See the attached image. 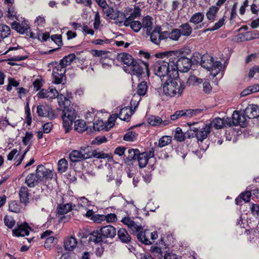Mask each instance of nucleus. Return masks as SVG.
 <instances>
[{
	"label": "nucleus",
	"mask_w": 259,
	"mask_h": 259,
	"mask_svg": "<svg viewBox=\"0 0 259 259\" xmlns=\"http://www.w3.org/2000/svg\"><path fill=\"white\" fill-rule=\"evenodd\" d=\"M175 59L170 58V55L157 60L153 66L154 74L160 78L164 77H175V69L176 68L174 63Z\"/></svg>",
	"instance_id": "f257e3e1"
},
{
	"label": "nucleus",
	"mask_w": 259,
	"mask_h": 259,
	"mask_svg": "<svg viewBox=\"0 0 259 259\" xmlns=\"http://www.w3.org/2000/svg\"><path fill=\"white\" fill-rule=\"evenodd\" d=\"M58 102L63 109L62 113L63 126L66 131L71 128L73 122L76 117V113L73 105H70V101L63 95L61 94L58 99Z\"/></svg>",
	"instance_id": "f03ea898"
},
{
	"label": "nucleus",
	"mask_w": 259,
	"mask_h": 259,
	"mask_svg": "<svg viewBox=\"0 0 259 259\" xmlns=\"http://www.w3.org/2000/svg\"><path fill=\"white\" fill-rule=\"evenodd\" d=\"M185 87V83L182 81L167 79L163 84V93L167 97H178L181 96Z\"/></svg>",
	"instance_id": "7ed1b4c3"
},
{
	"label": "nucleus",
	"mask_w": 259,
	"mask_h": 259,
	"mask_svg": "<svg viewBox=\"0 0 259 259\" xmlns=\"http://www.w3.org/2000/svg\"><path fill=\"white\" fill-rule=\"evenodd\" d=\"M188 125L190 126V131H192V136H195L198 141L202 142L206 139L208 134L210 132L211 130V124H204L202 126H195L198 124V122H188Z\"/></svg>",
	"instance_id": "20e7f679"
},
{
	"label": "nucleus",
	"mask_w": 259,
	"mask_h": 259,
	"mask_svg": "<svg viewBox=\"0 0 259 259\" xmlns=\"http://www.w3.org/2000/svg\"><path fill=\"white\" fill-rule=\"evenodd\" d=\"M170 58L175 59V74L178 75V71L181 72H187L191 67L192 63L191 60L187 57L179 58L176 53L172 52L170 53Z\"/></svg>",
	"instance_id": "39448f33"
},
{
	"label": "nucleus",
	"mask_w": 259,
	"mask_h": 259,
	"mask_svg": "<svg viewBox=\"0 0 259 259\" xmlns=\"http://www.w3.org/2000/svg\"><path fill=\"white\" fill-rule=\"evenodd\" d=\"M146 67L144 64L135 60L128 67H124L125 72L130 73L132 75L137 77L141 76L143 73Z\"/></svg>",
	"instance_id": "423d86ee"
},
{
	"label": "nucleus",
	"mask_w": 259,
	"mask_h": 259,
	"mask_svg": "<svg viewBox=\"0 0 259 259\" xmlns=\"http://www.w3.org/2000/svg\"><path fill=\"white\" fill-rule=\"evenodd\" d=\"M62 93H59V92L53 87H50L48 90L41 89L37 94L38 98H46L48 100H53L60 97Z\"/></svg>",
	"instance_id": "0eeeda50"
},
{
	"label": "nucleus",
	"mask_w": 259,
	"mask_h": 259,
	"mask_svg": "<svg viewBox=\"0 0 259 259\" xmlns=\"http://www.w3.org/2000/svg\"><path fill=\"white\" fill-rule=\"evenodd\" d=\"M36 175L40 182H44L52 179L53 176V171L47 168L42 165H39L36 170Z\"/></svg>",
	"instance_id": "6e6552de"
},
{
	"label": "nucleus",
	"mask_w": 259,
	"mask_h": 259,
	"mask_svg": "<svg viewBox=\"0 0 259 259\" xmlns=\"http://www.w3.org/2000/svg\"><path fill=\"white\" fill-rule=\"evenodd\" d=\"M201 112V110L200 109H189L177 111L175 114L170 115V119L171 120H175L182 116L191 117L200 113Z\"/></svg>",
	"instance_id": "1a4fd4ad"
},
{
	"label": "nucleus",
	"mask_w": 259,
	"mask_h": 259,
	"mask_svg": "<svg viewBox=\"0 0 259 259\" xmlns=\"http://www.w3.org/2000/svg\"><path fill=\"white\" fill-rule=\"evenodd\" d=\"M240 125L245 127L247 125V121L245 115H242L238 111H234L232 117L231 125Z\"/></svg>",
	"instance_id": "9d476101"
},
{
	"label": "nucleus",
	"mask_w": 259,
	"mask_h": 259,
	"mask_svg": "<svg viewBox=\"0 0 259 259\" xmlns=\"http://www.w3.org/2000/svg\"><path fill=\"white\" fill-rule=\"evenodd\" d=\"M121 222L127 226L129 231L133 234L139 232L142 229V226L138 225L128 217L122 218Z\"/></svg>",
	"instance_id": "9b49d317"
},
{
	"label": "nucleus",
	"mask_w": 259,
	"mask_h": 259,
	"mask_svg": "<svg viewBox=\"0 0 259 259\" xmlns=\"http://www.w3.org/2000/svg\"><path fill=\"white\" fill-rule=\"evenodd\" d=\"M66 72V69L58 65L53 70V76L54 79V83L60 84L62 82V79Z\"/></svg>",
	"instance_id": "f8f14e48"
},
{
	"label": "nucleus",
	"mask_w": 259,
	"mask_h": 259,
	"mask_svg": "<svg viewBox=\"0 0 259 259\" xmlns=\"http://www.w3.org/2000/svg\"><path fill=\"white\" fill-rule=\"evenodd\" d=\"M211 124V127L213 126L216 129H221L225 126H230L231 125V119L230 118H221L217 117L214 118Z\"/></svg>",
	"instance_id": "ddd939ff"
},
{
	"label": "nucleus",
	"mask_w": 259,
	"mask_h": 259,
	"mask_svg": "<svg viewBox=\"0 0 259 259\" xmlns=\"http://www.w3.org/2000/svg\"><path fill=\"white\" fill-rule=\"evenodd\" d=\"M77 240L72 236H68L64 240L63 247L65 250L72 251L77 247Z\"/></svg>",
	"instance_id": "4468645a"
},
{
	"label": "nucleus",
	"mask_w": 259,
	"mask_h": 259,
	"mask_svg": "<svg viewBox=\"0 0 259 259\" xmlns=\"http://www.w3.org/2000/svg\"><path fill=\"white\" fill-rule=\"evenodd\" d=\"M244 114L249 119L259 117V107L256 105H249L244 111Z\"/></svg>",
	"instance_id": "2eb2a0df"
},
{
	"label": "nucleus",
	"mask_w": 259,
	"mask_h": 259,
	"mask_svg": "<svg viewBox=\"0 0 259 259\" xmlns=\"http://www.w3.org/2000/svg\"><path fill=\"white\" fill-rule=\"evenodd\" d=\"M53 233L52 231L47 230L41 235V238L46 239L44 245L46 248H49L54 245L56 238L51 236Z\"/></svg>",
	"instance_id": "dca6fc26"
},
{
	"label": "nucleus",
	"mask_w": 259,
	"mask_h": 259,
	"mask_svg": "<svg viewBox=\"0 0 259 259\" xmlns=\"http://www.w3.org/2000/svg\"><path fill=\"white\" fill-rule=\"evenodd\" d=\"M161 28L160 27H156L150 34V39L151 41L158 45L160 41L165 40V38H163L162 35L163 32H160Z\"/></svg>",
	"instance_id": "f3484780"
},
{
	"label": "nucleus",
	"mask_w": 259,
	"mask_h": 259,
	"mask_svg": "<svg viewBox=\"0 0 259 259\" xmlns=\"http://www.w3.org/2000/svg\"><path fill=\"white\" fill-rule=\"evenodd\" d=\"M12 28L20 34H24L30 28L27 21H24L21 24L14 21L12 23Z\"/></svg>",
	"instance_id": "a211bd4d"
},
{
	"label": "nucleus",
	"mask_w": 259,
	"mask_h": 259,
	"mask_svg": "<svg viewBox=\"0 0 259 259\" xmlns=\"http://www.w3.org/2000/svg\"><path fill=\"white\" fill-rule=\"evenodd\" d=\"M100 232L104 238H113L116 234V229L112 226L108 225L100 229Z\"/></svg>",
	"instance_id": "6ab92c4d"
},
{
	"label": "nucleus",
	"mask_w": 259,
	"mask_h": 259,
	"mask_svg": "<svg viewBox=\"0 0 259 259\" xmlns=\"http://www.w3.org/2000/svg\"><path fill=\"white\" fill-rule=\"evenodd\" d=\"M142 229L137 233L138 239L142 243L146 245H149L152 244V242L149 239L150 231L148 230L142 231Z\"/></svg>",
	"instance_id": "aec40b11"
},
{
	"label": "nucleus",
	"mask_w": 259,
	"mask_h": 259,
	"mask_svg": "<svg viewBox=\"0 0 259 259\" xmlns=\"http://www.w3.org/2000/svg\"><path fill=\"white\" fill-rule=\"evenodd\" d=\"M29 229L27 224L20 225L13 230V233L17 237L27 236L29 234Z\"/></svg>",
	"instance_id": "412c9836"
},
{
	"label": "nucleus",
	"mask_w": 259,
	"mask_h": 259,
	"mask_svg": "<svg viewBox=\"0 0 259 259\" xmlns=\"http://www.w3.org/2000/svg\"><path fill=\"white\" fill-rule=\"evenodd\" d=\"M181 35L180 31L178 29L176 28L173 29L170 32L167 31H163L162 37L165 38V39L169 38L170 39L177 41L180 38Z\"/></svg>",
	"instance_id": "4be33fe9"
},
{
	"label": "nucleus",
	"mask_w": 259,
	"mask_h": 259,
	"mask_svg": "<svg viewBox=\"0 0 259 259\" xmlns=\"http://www.w3.org/2000/svg\"><path fill=\"white\" fill-rule=\"evenodd\" d=\"M117 59L126 65L125 67H128L135 60L131 55L124 53L119 54L117 55Z\"/></svg>",
	"instance_id": "5701e85b"
},
{
	"label": "nucleus",
	"mask_w": 259,
	"mask_h": 259,
	"mask_svg": "<svg viewBox=\"0 0 259 259\" xmlns=\"http://www.w3.org/2000/svg\"><path fill=\"white\" fill-rule=\"evenodd\" d=\"M213 58L208 54H204L201 57V65L204 68L210 70L212 66Z\"/></svg>",
	"instance_id": "b1692460"
},
{
	"label": "nucleus",
	"mask_w": 259,
	"mask_h": 259,
	"mask_svg": "<svg viewBox=\"0 0 259 259\" xmlns=\"http://www.w3.org/2000/svg\"><path fill=\"white\" fill-rule=\"evenodd\" d=\"M40 182L36 175L29 174L25 178V183L29 188H33Z\"/></svg>",
	"instance_id": "393cba45"
},
{
	"label": "nucleus",
	"mask_w": 259,
	"mask_h": 259,
	"mask_svg": "<svg viewBox=\"0 0 259 259\" xmlns=\"http://www.w3.org/2000/svg\"><path fill=\"white\" fill-rule=\"evenodd\" d=\"M76 206L73 205L72 203H67L65 204L59 205L57 208L58 214L63 215L67 213L72 209H76Z\"/></svg>",
	"instance_id": "a878e982"
},
{
	"label": "nucleus",
	"mask_w": 259,
	"mask_h": 259,
	"mask_svg": "<svg viewBox=\"0 0 259 259\" xmlns=\"http://www.w3.org/2000/svg\"><path fill=\"white\" fill-rule=\"evenodd\" d=\"M134 113V112L133 111L132 108L125 107L120 110V112L118 115V118L122 120L126 121L130 118L131 115Z\"/></svg>",
	"instance_id": "bb28decb"
},
{
	"label": "nucleus",
	"mask_w": 259,
	"mask_h": 259,
	"mask_svg": "<svg viewBox=\"0 0 259 259\" xmlns=\"http://www.w3.org/2000/svg\"><path fill=\"white\" fill-rule=\"evenodd\" d=\"M111 19L114 20L116 24L120 25L122 23L124 25V22L126 18L123 13L119 11H116L115 12L113 15L111 16Z\"/></svg>",
	"instance_id": "cd10ccee"
},
{
	"label": "nucleus",
	"mask_w": 259,
	"mask_h": 259,
	"mask_svg": "<svg viewBox=\"0 0 259 259\" xmlns=\"http://www.w3.org/2000/svg\"><path fill=\"white\" fill-rule=\"evenodd\" d=\"M180 34L182 36H188L192 33V29L189 23H185L181 25L178 28Z\"/></svg>",
	"instance_id": "c85d7f7f"
},
{
	"label": "nucleus",
	"mask_w": 259,
	"mask_h": 259,
	"mask_svg": "<svg viewBox=\"0 0 259 259\" xmlns=\"http://www.w3.org/2000/svg\"><path fill=\"white\" fill-rule=\"evenodd\" d=\"M124 25L126 26H130L131 28L135 32H138L142 28V24L139 21H133L130 20H125Z\"/></svg>",
	"instance_id": "c756f323"
},
{
	"label": "nucleus",
	"mask_w": 259,
	"mask_h": 259,
	"mask_svg": "<svg viewBox=\"0 0 259 259\" xmlns=\"http://www.w3.org/2000/svg\"><path fill=\"white\" fill-rule=\"evenodd\" d=\"M29 196V194L27 188L24 186L21 187L19 191V197L21 202L25 204L28 202Z\"/></svg>",
	"instance_id": "7c9ffc66"
},
{
	"label": "nucleus",
	"mask_w": 259,
	"mask_h": 259,
	"mask_svg": "<svg viewBox=\"0 0 259 259\" xmlns=\"http://www.w3.org/2000/svg\"><path fill=\"white\" fill-rule=\"evenodd\" d=\"M117 235L119 239L122 242L128 243L131 240L130 236L125 229H120L117 232Z\"/></svg>",
	"instance_id": "2f4dec72"
},
{
	"label": "nucleus",
	"mask_w": 259,
	"mask_h": 259,
	"mask_svg": "<svg viewBox=\"0 0 259 259\" xmlns=\"http://www.w3.org/2000/svg\"><path fill=\"white\" fill-rule=\"evenodd\" d=\"M93 155L92 157H95L98 159H107L108 161H111L113 159L111 154L105 153L103 152H98L96 150L92 151Z\"/></svg>",
	"instance_id": "473e14b6"
},
{
	"label": "nucleus",
	"mask_w": 259,
	"mask_h": 259,
	"mask_svg": "<svg viewBox=\"0 0 259 259\" xmlns=\"http://www.w3.org/2000/svg\"><path fill=\"white\" fill-rule=\"evenodd\" d=\"M75 59V55L74 54H70L64 57L60 62L59 65L65 68V67L70 65L71 62Z\"/></svg>",
	"instance_id": "72a5a7b5"
},
{
	"label": "nucleus",
	"mask_w": 259,
	"mask_h": 259,
	"mask_svg": "<svg viewBox=\"0 0 259 259\" xmlns=\"http://www.w3.org/2000/svg\"><path fill=\"white\" fill-rule=\"evenodd\" d=\"M222 68V63L220 61L212 62V66L210 68V74L215 77L220 72Z\"/></svg>",
	"instance_id": "f704fd0d"
},
{
	"label": "nucleus",
	"mask_w": 259,
	"mask_h": 259,
	"mask_svg": "<svg viewBox=\"0 0 259 259\" xmlns=\"http://www.w3.org/2000/svg\"><path fill=\"white\" fill-rule=\"evenodd\" d=\"M219 10V7L218 6H213L209 8L206 14L207 19L213 21Z\"/></svg>",
	"instance_id": "c9c22d12"
},
{
	"label": "nucleus",
	"mask_w": 259,
	"mask_h": 259,
	"mask_svg": "<svg viewBox=\"0 0 259 259\" xmlns=\"http://www.w3.org/2000/svg\"><path fill=\"white\" fill-rule=\"evenodd\" d=\"M80 153L82 155L83 159H88L92 157L93 155L91 147L89 146H82L80 148Z\"/></svg>",
	"instance_id": "e433bc0d"
},
{
	"label": "nucleus",
	"mask_w": 259,
	"mask_h": 259,
	"mask_svg": "<svg viewBox=\"0 0 259 259\" xmlns=\"http://www.w3.org/2000/svg\"><path fill=\"white\" fill-rule=\"evenodd\" d=\"M87 129L85 122L83 120H77L74 122V130L78 133H82Z\"/></svg>",
	"instance_id": "4c0bfd02"
},
{
	"label": "nucleus",
	"mask_w": 259,
	"mask_h": 259,
	"mask_svg": "<svg viewBox=\"0 0 259 259\" xmlns=\"http://www.w3.org/2000/svg\"><path fill=\"white\" fill-rule=\"evenodd\" d=\"M137 159L138 161L139 165L140 167H144L147 164L148 159L146 152L139 153Z\"/></svg>",
	"instance_id": "58836bf2"
},
{
	"label": "nucleus",
	"mask_w": 259,
	"mask_h": 259,
	"mask_svg": "<svg viewBox=\"0 0 259 259\" xmlns=\"http://www.w3.org/2000/svg\"><path fill=\"white\" fill-rule=\"evenodd\" d=\"M69 158L72 162H77L83 159L79 150H73L69 154Z\"/></svg>",
	"instance_id": "ea45409f"
},
{
	"label": "nucleus",
	"mask_w": 259,
	"mask_h": 259,
	"mask_svg": "<svg viewBox=\"0 0 259 259\" xmlns=\"http://www.w3.org/2000/svg\"><path fill=\"white\" fill-rule=\"evenodd\" d=\"M104 236L100 232V229L94 231L91 234V239L96 243H100L103 241Z\"/></svg>",
	"instance_id": "a19ab883"
},
{
	"label": "nucleus",
	"mask_w": 259,
	"mask_h": 259,
	"mask_svg": "<svg viewBox=\"0 0 259 259\" xmlns=\"http://www.w3.org/2000/svg\"><path fill=\"white\" fill-rule=\"evenodd\" d=\"M153 19L149 16L145 17L143 19L142 27L147 29V31L151 29L153 25Z\"/></svg>",
	"instance_id": "79ce46f5"
},
{
	"label": "nucleus",
	"mask_w": 259,
	"mask_h": 259,
	"mask_svg": "<svg viewBox=\"0 0 259 259\" xmlns=\"http://www.w3.org/2000/svg\"><path fill=\"white\" fill-rule=\"evenodd\" d=\"M204 19V15L200 13H196L194 14L190 19V22L194 24H198L201 23Z\"/></svg>",
	"instance_id": "37998d69"
},
{
	"label": "nucleus",
	"mask_w": 259,
	"mask_h": 259,
	"mask_svg": "<svg viewBox=\"0 0 259 259\" xmlns=\"http://www.w3.org/2000/svg\"><path fill=\"white\" fill-rule=\"evenodd\" d=\"M68 168V162L65 158H62L58 162V171L63 173L66 171Z\"/></svg>",
	"instance_id": "c03bdc74"
},
{
	"label": "nucleus",
	"mask_w": 259,
	"mask_h": 259,
	"mask_svg": "<svg viewBox=\"0 0 259 259\" xmlns=\"http://www.w3.org/2000/svg\"><path fill=\"white\" fill-rule=\"evenodd\" d=\"M49 110L44 105H39L37 107V112L39 116L42 117L49 116Z\"/></svg>",
	"instance_id": "a18cd8bd"
},
{
	"label": "nucleus",
	"mask_w": 259,
	"mask_h": 259,
	"mask_svg": "<svg viewBox=\"0 0 259 259\" xmlns=\"http://www.w3.org/2000/svg\"><path fill=\"white\" fill-rule=\"evenodd\" d=\"M94 128L98 131L104 129L106 131L109 130L106 122H104L102 120H98L95 123H94Z\"/></svg>",
	"instance_id": "49530a36"
},
{
	"label": "nucleus",
	"mask_w": 259,
	"mask_h": 259,
	"mask_svg": "<svg viewBox=\"0 0 259 259\" xmlns=\"http://www.w3.org/2000/svg\"><path fill=\"white\" fill-rule=\"evenodd\" d=\"M138 134L133 131H129L126 133L124 137L123 140L127 142H133L137 140Z\"/></svg>",
	"instance_id": "de8ad7c7"
},
{
	"label": "nucleus",
	"mask_w": 259,
	"mask_h": 259,
	"mask_svg": "<svg viewBox=\"0 0 259 259\" xmlns=\"http://www.w3.org/2000/svg\"><path fill=\"white\" fill-rule=\"evenodd\" d=\"M148 123L152 126H157L161 124L162 118L158 116H151L148 119Z\"/></svg>",
	"instance_id": "09e8293b"
},
{
	"label": "nucleus",
	"mask_w": 259,
	"mask_h": 259,
	"mask_svg": "<svg viewBox=\"0 0 259 259\" xmlns=\"http://www.w3.org/2000/svg\"><path fill=\"white\" fill-rule=\"evenodd\" d=\"M147 90V85L145 81L141 82L138 87L137 93L140 96H144L146 94Z\"/></svg>",
	"instance_id": "8fccbe9b"
},
{
	"label": "nucleus",
	"mask_w": 259,
	"mask_h": 259,
	"mask_svg": "<svg viewBox=\"0 0 259 259\" xmlns=\"http://www.w3.org/2000/svg\"><path fill=\"white\" fill-rule=\"evenodd\" d=\"M5 3H7L8 6V17L11 19H14V18L17 19L16 12H15L14 8L12 6L13 2L12 4H8L6 2Z\"/></svg>",
	"instance_id": "3c124183"
},
{
	"label": "nucleus",
	"mask_w": 259,
	"mask_h": 259,
	"mask_svg": "<svg viewBox=\"0 0 259 259\" xmlns=\"http://www.w3.org/2000/svg\"><path fill=\"white\" fill-rule=\"evenodd\" d=\"M5 225L9 228L12 229L15 224L14 219L10 215H6L4 218Z\"/></svg>",
	"instance_id": "603ef678"
},
{
	"label": "nucleus",
	"mask_w": 259,
	"mask_h": 259,
	"mask_svg": "<svg viewBox=\"0 0 259 259\" xmlns=\"http://www.w3.org/2000/svg\"><path fill=\"white\" fill-rule=\"evenodd\" d=\"M171 141L170 137L164 136L159 139L158 145L160 147H163L169 144Z\"/></svg>",
	"instance_id": "864d4df0"
},
{
	"label": "nucleus",
	"mask_w": 259,
	"mask_h": 259,
	"mask_svg": "<svg viewBox=\"0 0 259 259\" xmlns=\"http://www.w3.org/2000/svg\"><path fill=\"white\" fill-rule=\"evenodd\" d=\"M128 152V156H127V159L129 160H131L133 159H136L137 158V156L138 154H139V150L136 149H128L127 151Z\"/></svg>",
	"instance_id": "5fc2aeb1"
},
{
	"label": "nucleus",
	"mask_w": 259,
	"mask_h": 259,
	"mask_svg": "<svg viewBox=\"0 0 259 259\" xmlns=\"http://www.w3.org/2000/svg\"><path fill=\"white\" fill-rule=\"evenodd\" d=\"M250 209L252 214L256 217H259V205L254 203H250Z\"/></svg>",
	"instance_id": "6e6d98bb"
},
{
	"label": "nucleus",
	"mask_w": 259,
	"mask_h": 259,
	"mask_svg": "<svg viewBox=\"0 0 259 259\" xmlns=\"http://www.w3.org/2000/svg\"><path fill=\"white\" fill-rule=\"evenodd\" d=\"M141 14V10L138 7L135 8L134 11L131 13V15L125 20H133L137 17H139Z\"/></svg>",
	"instance_id": "4d7b16f0"
},
{
	"label": "nucleus",
	"mask_w": 259,
	"mask_h": 259,
	"mask_svg": "<svg viewBox=\"0 0 259 259\" xmlns=\"http://www.w3.org/2000/svg\"><path fill=\"white\" fill-rule=\"evenodd\" d=\"M225 18H221L214 25L208 29L209 31H214L221 28L224 24Z\"/></svg>",
	"instance_id": "13d9d810"
},
{
	"label": "nucleus",
	"mask_w": 259,
	"mask_h": 259,
	"mask_svg": "<svg viewBox=\"0 0 259 259\" xmlns=\"http://www.w3.org/2000/svg\"><path fill=\"white\" fill-rule=\"evenodd\" d=\"M107 141V138L105 136H98L92 141L93 145H100L105 143Z\"/></svg>",
	"instance_id": "bf43d9fd"
},
{
	"label": "nucleus",
	"mask_w": 259,
	"mask_h": 259,
	"mask_svg": "<svg viewBox=\"0 0 259 259\" xmlns=\"http://www.w3.org/2000/svg\"><path fill=\"white\" fill-rule=\"evenodd\" d=\"M118 117V114H114L111 115L109 118L108 121L106 122L108 128L110 129L114 124V122L117 118Z\"/></svg>",
	"instance_id": "052dcab7"
},
{
	"label": "nucleus",
	"mask_w": 259,
	"mask_h": 259,
	"mask_svg": "<svg viewBox=\"0 0 259 259\" xmlns=\"http://www.w3.org/2000/svg\"><path fill=\"white\" fill-rule=\"evenodd\" d=\"M112 62L111 59H110L107 56H105V58L101 59V62L103 68H109L110 66V64Z\"/></svg>",
	"instance_id": "680f3d73"
},
{
	"label": "nucleus",
	"mask_w": 259,
	"mask_h": 259,
	"mask_svg": "<svg viewBox=\"0 0 259 259\" xmlns=\"http://www.w3.org/2000/svg\"><path fill=\"white\" fill-rule=\"evenodd\" d=\"M9 209L10 211L15 213H19L20 211V208L15 201H13L9 204Z\"/></svg>",
	"instance_id": "e2e57ef3"
},
{
	"label": "nucleus",
	"mask_w": 259,
	"mask_h": 259,
	"mask_svg": "<svg viewBox=\"0 0 259 259\" xmlns=\"http://www.w3.org/2000/svg\"><path fill=\"white\" fill-rule=\"evenodd\" d=\"M1 31L2 32V36L6 37L10 34V28L6 25H2L1 28Z\"/></svg>",
	"instance_id": "0e129e2a"
},
{
	"label": "nucleus",
	"mask_w": 259,
	"mask_h": 259,
	"mask_svg": "<svg viewBox=\"0 0 259 259\" xmlns=\"http://www.w3.org/2000/svg\"><path fill=\"white\" fill-rule=\"evenodd\" d=\"M175 138L179 141H182L184 140V135L180 127L176 128Z\"/></svg>",
	"instance_id": "69168bd1"
},
{
	"label": "nucleus",
	"mask_w": 259,
	"mask_h": 259,
	"mask_svg": "<svg viewBox=\"0 0 259 259\" xmlns=\"http://www.w3.org/2000/svg\"><path fill=\"white\" fill-rule=\"evenodd\" d=\"M104 221H106L108 223H113L117 220L116 215L115 213L104 215Z\"/></svg>",
	"instance_id": "338daca9"
},
{
	"label": "nucleus",
	"mask_w": 259,
	"mask_h": 259,
	"mask_svg": "<svg viewBox=\"0 0 259 259\" xmlns=\"http://www.w3.org/2000/svg\"><path fill=\"white\" fill-rule=\"evenodd\" d=\"M51 39L54 41L58 46L62 45V37L60 34H54L51 36Z\"/></svg>",
	"instance_id": "774afa93"
}]
</instances>
